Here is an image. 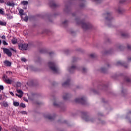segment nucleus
<instances>
[{"mask_svg": "<svg viewBox=\"0 0 131 131\" xmlns=\"http://www.w3.org/2000/svg\"><path fill=\"white\" fill-rule=\"evenodd\" d=\"M50 68L54 72V74H58L59 72V70L56 67V64L53 62H50Z\"/></svg>", "mask_w": 131, "mask_h": 131, "instance_id": "2", "label": "nucleus"}, {"mask_svg": "<svg viewBox=\"0 0 131 131\" xmlns=\"http://www.w3.org/2000/svg\"><path fill=\"white\" fill-rule=\"evenodd\" d=\"M0 25H1V26H6L7 25V22L0 20Z\"/></svg>", "mask_w": 131, "mask_h": 131, "instance_id": "22", "label": "nucleus"}, {"mask_svg": "<svg viewBox=\"0 0 131 131\" xmlns=\"http://www.w3.org/2000/svg\"><path fill=\"white\" fill-rule=\"evenodd\" d=\"M116 66H121L124 67L125 68H127L128 67V66L127 65H125V63L124 62H122L120 61H119L118 62H117V63H116Z\"/></svg>", "mask_w": 131, "mask_h": 131, "instance_id": "10", "label": "nucleus"}, {"mask_svg": "<svg viewBox=\"0 0 131 131\" xmlns=\"http://www.w3.org/2000/svg\"><path fill=\"white\" fill-rule=\"evenodd\" d=\"M18 47L20 50H24L25 51H26V50H27L28 45L27 44H20L19 45H18Z\"/></svg>", "mask_w": 131, "mask_h": 131, "instance_id": "8", "label": "nucleus"}, {"mask_svg": "<svg viewBox=\"0 0 131 131\" xmlns=\"http://www.w3.org/2000/svg\"><path fill=\"white\" fill-rule=\"evenodd\" d=\"M70 82V80L68 79V80H67V81H66V82H64V83H62V86H64V87L67 86L69 85Z\"/></svg>", "mask_w": 131, "mask_h": 131, "instance_id": "14", "label": "nucleus"}, {"mask_svg": "<svg viewBox=\"0 0 131 131\" xmlns=\"http://www.w3.org/2000/svg\"><path fill=\"white\" fill-rule=\"evenodd\" d=\"M3 80L4 82H6V83H7L8 84H11L12 82H13V79L12 78H9L7 77V76H4L3 77Z\"/></svg>", "mask_w": 131, "mask_h": 131, "instance_id": "5", "label": "nucleus"}, {"mask_svg": "<svg viewBox=\"0 0 131 131\" xmlns=\"http://www.w3.org/2000/svg\"><path fill=\"white\" fill-rule=\"evenodd\" d=\"M0 90L1 91H3L4 90V86L3 85H0Z\"/></svg>", "mask_w": 131, "mask_h": 131, "instance_id": "41", "label": "nucleus"}, {"mask_svg": "<svg viewBox=\"0 0 131 131\" xmlns=\"http://www.w3.org/2000/svg\"><path fill=\"white\" fill-rule=\"evenodd\" d=\"M68 24V21L66 20L64 22H63L62 25L64 26H67Z\"/></svg>", "mask_w": 131, "mask_h": 131, "instance_id": "29", "label": "nucleus"}, {"mask_svg": "<svg viewBox=\"0 0 131 131\" xmlns=\"http://www.w3.org/2000/svg\"><path fill=\"white\" fill-rule=\"evenodd\" d=\"M102 0H94V2L96 4H99L101 2Z\"/></svg>", "mask_w": 131, "mask_h": 131, "instance_id": "30", "label": "nucleus"}, {"mask_svg": "<svg viewBox=\"0 0 131 131\" xmlns=\"http://www.w3.org/2000/svg\"><path fill=\"white\" fill-rule=\"evenodd\" d=\"M127 61H128V62H131V57L128 58H127Z\"/></svg>", "mask_w": 131, "mask_h": 131, "instance_id": "47", "label": "nucleus"}, {"mask_svg": "<svg viewBox=\"0 0 131 131\" xmlns=\"http://www.w3.org/2000/svg\"><path fill=\"white\" fill-rule=\"evenodd\" d=\"M75 20L78 25H81L82 28L83 30H88L92 28V25L90 23H85L83 20L81 21L79 19L76 18Z\"/></svg>", "mask_w": 131, "mask_h": 131, "instance_id": "1", "label": "nucleus"}, {"mask_svg": "<svg viewBox=\"0 0 131 131\" xmlns=\"http://www.w3.org/2000/svg\"><path fill=\"white\" fill-rule=\"evenodd\" d=\"M48 119H50V117H48Z\"/></svg>", "mask_w": 131, "mask_h": 131, "instance_id": "56", "label": "nucleus"}, {"mask_svg": "<svg viewBox=\"0 0 131 131\" xmlns=\"http://www.w3.org/2000/svg\"><path fill=\"white\" fill-rule=\"evenodd\" d=\"M21 60L23 61V62H26V61H27L25 58H22L21 59Z\"/></svg>", "mask_w": 131, "mask_h": 131, "instance_id": "39", "label": "nucleus"}, {"mask_svg": "<svg viewBox=\"0 0 131 131\" xmlns=\"http://www.w3.org/2000/svg\"><path fill=\"white\" fill-rule=\"evenodd\" d=\"M23 13H24V10H23V9H20L19 10V13L20 14L21 18H23V16H24Z\"/></svg>", "mask_w": 131, "mask_h": 131, "instance_id": "17", "label": "nucleus"}, {"mask_svg": "<svg viewBox=\"0 0 131 131\" xmlns=\"http://www.w3.org/2000/svg\"><path fill=\"white\" fill-rule=\"evenodd\" d=\"M24 21H25L26 22H27V21H28V17L27 16V15L25 17Z\"/></svg>", "mask_w": 131, "mask_h": 131, "instance_id": "36", "label": "nucleus"}, {"mask_svg": "<svg viewBox=\"0 0 131 131\" xmlns=\"http://www.w3.org/2000/svg\"><path fill=\"white\" fill-rule=\"evenodd\" d=\"M0 45H2V40H0Z\"/></svg>", "mask_w": 131, "mask_h": 131, "instance_id": "53", "label": "nucleus"}, {"mask_svg": "<svg viewBox=\"0 0 131 131\" xmlns=\"http://www.w3.org/2000/svg\"><path fill=\"white\" fill-rule=\"evenodd\" d=\"M127 49L129 50H131V45H128Z\"/></svg>", "mask_w": 131, "mask_h": 131, "instance_id": "43", "label": "nucleus"}, {"mask_svg": "<svg viewBox=\"0 0 131 131\" xmlns=\"http://www.w3.org/2000/svg\"><path fill=\"white\" fill-rule=\"evenodd\" d=\"M21 4L22 5H24V6L26 5H28V2L27 1H23L21 2Z\"/></svg>", "mask_w": 131, "mask_h": 131, "instance_id": "27", "label": "nucleus"}, {"mask_svg": "<svg viewBox=\"0 0 131 131\" xmlns=\"http://www.w3.org/2000/svg\"><path fill=\"white\" fill-rule=\"evenodd\" d=\"M121 35V36L124 38H127L128 37V34L126 33H122Z\"/></svg>", "mask_w": 131, "mask_h": 131, "instance_id": "18", "label": "nucleus"}, {"mask_svg": "<svg viewBox=\"0 0 131 131\" xmlns=\"http://www.w3.org/2000/svg\"><path fill=\"white\" fill-rule=\"evenodd\" d=\"M82 118L85 121H90L91 122H94V119L90 118V117L88 116L86 112L82 113Z\"/></svg>", "mask_w": 131, "mask_h": 131, "instance_id": "3", "label": "nucleus"}, {"mask_svg": "<svg viewBox=\"0 0 131 131\" xmlns=\"http://www.w3.org/2000/svg\"><path fill=\"white\" fill-rule=\"evenodd\" d=\"M20 107H23V108H25V107H26V106L25 105V104L24 103H20Z\"/></svg>", "mask_w": 131, "mask_h": 131, "instance_id": "37", "label": "nucleus"}, {"mask_svg": "<svg viewBox=\"0 0 131 131\" xmlns=\"http://www.w3.org/2000/svg\"><path fill=\"white\" fill-rule=\"evenodd\" d=\"M24 112V113H25V112Z\"/></svg>", "mask_w": 131, "mask_h": 131, "instance_id": "59", "label": "nucleus"}, {"mask_svg": "<svg viewBox=\"0 0 131 131\" xmlns=\"http://www.w3.org/2000/svg\"><path fill=\"white\" fill-rule=\"evenodd\" d=\"M2 57V54L0 53V58Z\"/></svg>", "mask_w": 131, "mask_h": 131, "instance_id": "55", "label": "nucleus"}, {"mask_svg": "<svg viewBox=\"0 0 131 131\" xmlns=\"http://www.w3.org/2000/svg\"><path fill=\"white\" fill-rule=\"evenodd\" d=\"M54 53L53 52H52V51L50 52V56L54 55Z\"/></svg>", "mask_w": 131, "mask_h": 131, "instance_id": "40", "label": "nucleus"}, {"mask_svg": "<svg viewBox=\"0 0 131 131\" xmlns=\"http://www.w3.org/2000/svg\"><path fill=\"white\" fill-rule=\"evenodd\" d=\"M12 42L13 45H16V43H17V42H18V40H17V39L13 38L12 39Z\"/></svg>", "mask_w": 131, "mask_h": 131, "instance_id": "21", "label": "nucleus"}, {"mask_svg": "<svg viewBox=\"0 0 131 131\" xmlns=\"http://www.w3.org/2000/svg\"><path fill=\"white\" fill-rule=\"evenodd\" d=\"M7 18L8 19V20H11V19H13V15L8 14H6Z\"/></svg>", "mask_w": 131, "mask_h": 131, "instance_id": "19", "label": "nucleus"}, {"mask_svg": "<svg viewBox=\"0 0 131 131\" xmlns=\"http://www.w3.org/2000/svg\"><path fill=\"white\" fill-rule=\"evenodd\" d=\"M76 60H77V58L75 57H74V58H73V62H74L75 61H76Z\"/></svg>", "mask_w": 131, "mask_h": 131, "instance_id": "46", "label": "nucleus"}, {"mask_svg": "<svg viewBox=\"0 0 131 131\" xmlns=\"http://www.w3.org/2000/svg\"><path fill=\"white\" fill-rule=\"evenodd\" d=\"M101 71L102 73H105V72L106 71V69L105 68H102L101 69Z\"/></svg>", "mask_w": 131, "mask_h": 131, "instance_id": "34", "label": "nucleus"}, {"mask_svg": "<svg viewBox=\"0 0 131 131\" xmlns=\"http://www.w3.org/2000/svg\"><path fill=\"white\" fill-rule=\"evenodd\" d=\"M75 103H79L82 105H85L86 101L85 97L78 98L75 99Z\"/></svg>", "mask_w": 131, "mask_h": 131, "instance_id": "4", "label": "nucleus"}, {"mask_svg": "<svg viewBox=\"0 0 131 131\" xmlns=\"http://www.w3.org/2000/svg\"><path fill=\"white\" fill-rule=\"evenodd\" d=\"M66 8H67V9H69V7H66Z\"/></svg>", "mask_w": 131, "mask_h": 131, "instance_id": "57", "label": "nucleus"}, {"mask_svg": "<svg viewBox=\"0 0 131 131\" xmlns=\"http://www.w3.org/2000/svg\"><path fill=\"white\" fill-rule=\"evenodd\" d=\"M106 16L105 19L108 21H111L113 19V17L111 16V14L109 12H107L104 14Z\"/></svg>", "mask_w": 131, "mask_h": 131, "instance_id": "7", "label": "nucleus"}, {"mask_svg": "<svg viewBox=\"0 0 131 131\" xmlns=\"http://www.w3.org/2000/svg\"><path fill=\"white\" fill-rule=\"evenodd\" d=\"M10 50H11L12 51H13V52H15L16 53V50H15L13 48L10 49Z\"/></svg>", "mask_w": 131, "mask_h": 131, "instance_id": "48", "label": "nucleus"}, {"mask_svg": "<svg viewBox=\"0 0 131 131\" xmlns=\"http://www.w3.org/2000/svg\"><path fill=\"white\" fill-rule=\"evenodd\" d=\"M10 95H11V96H14V93H13V92H10Z\"/></svg>", "mask_w": 131, "mask_h": 131, "instance_id": "49", "label": "nucleus"}, {"mask_svg": "<svg viewBox=\"0 0 131 131\" xmlns=\"http://www.w3.org/2000/svg\"><path fill=\"white\" fill-rule=\"evenodd\" d=\"M79 1L82 3V4L80 5V7H84L85 6L84 3H85V0H79Z\"/></svg>", "mask_w": 131, "mask_h": 131, "instance_id": "23", "label": "nucleus"}, {"mask_svg": "<svg viewBox=\"0 0 131 131\" xmlns=\"http://www.w3.org/2000/svg\"><path fill=\"white\" fill-rule=\"evenodd\" d=\"M5 3V0H0V4H4Z\"/></svg>", "mask_w": 131, "mask_h": 131, "instance_id": "45", "label": "nucleus"}, {"mask_svg": "<svg viewBox=\"0 0 131 131\" xmlns=\"http://www.w3.org/2000/svg\"><path fill=\"white\" fill-rule=\"evenodd\" d=\"M96 56H97V55L95 54H90L91 58H95Z\"/></svg>", "mask_w": 131, "mask_h": 131, "instance_id": "31", "label": "nucleus"}, {"mask_svg": "<svg viewBox=\"0 0 131 131\" xmlns=\"http://www.w3.org/2000/svg\"><path fill=\"white\" fill-rule=\"evenodd\" d=\"M108 27H110V26L108 25Z\"/></svg>", "mask_w": 131, "mask_h": 131, "instance_id": "58", "label": "nucleus"}, {"mask_svg": "<svg viewBox=\"0 0 131 131\" xmlns=\"http://www.w3.org/2000/svg\"><path fill=\"white\" fill-rule=\"evenodd\" d=\"M76 70H78V68L76 66H73L72 67H71V68H70L69 72L70 73H72Z\"/></svg>", "mask_w": 131, "mask_h": 131, "instance_id": "11", "label": "nucleus"}, {"mask_svg": "<svg viewBox=\"0 0 131 131\" xmlns=\"http://www.w3.org/2000/svg\"><path fill=\"white\" fill-rule=\"evenodd\" d=\"M3 52L6 54L8 57H12V52L7 48H3Z\"/></svg>", "mask_w": 131, "mask_h": 131, "instance_id": "6", "label": "nucleus"}, {"mask_svg": "<svg viewBox=\"0 0 131 131\" xmlns=\"http://www.w3.org/2000/svg\"><path fill=\"white\" fill-rule=\"evenodd\" d=\"M3 99V96L2 95H0V100Z\"/></svg>", "mask_w": 131, "mask_h": 131, "instance_id": "51", "label": "nucleus"}, {"mask_svg": "<svg viewBox=\"0 0 131 131\" xmlns=\"http://www.w3.org/2000/svg\"><path fill=\"white\" fill-rule=\"evenodd\" d=\"M0 104L1 106H3L4 107H8L9 106L8 102L6 101H3V102H1Z\"/></svg>", "mask_w": 131, "mask_h": 131, "instance_id": "15", "label": "nucleus"}, {"mask_svg": "<svg viewBox=\"0 0 131 131\" xmlns=\"http://www.w3.org/2000/svg\"><path fill=\"white\" fill-rule=\"evenodd\" d=\"M17 92L18 93V94H19V95L16 94V96H17V97H18V98H22L23 97V92L22 91V90H17Z\"/></svg>", "mask_w": 131, "mask_h": 131, "instance_id": "9", "label": "nucleus"}, {"mask_svg": "<svg viewBox=\"0 0 131 131\" xmlns=\"http://www.w3.org/2000/svg\"><path fill=\"white\" fill-rule=\"evenodd\" d=\"M70 97V95L69 94H66L64 95L63 96V99L64 100H67L68 99V98Z\"/></svg>", "mask_w": 131, "mask_h": 131, "instance_id": "20", "label": "nucleus"}, {"mask_svg": "<svg viewBox=\"0 0 131 131\" xmlns=\"http://www.w3.org/2000/svg\"><path fill=\"white\" fill-rule=\"evenodd\" d=\"M53 105H54V106H55V107H59V106H60V103H56V102H54L53 103Z\"/></svg>", "mask_w": 131, "mask_h": 131, "instance_id": "26", "label": "nucleus"}, {"mask_svg": "<svg viewBox=\"0 0 131 131\" xmlns=\"http://www.w3.org/2000/svg\"><path fill=\"white\" fill-rule=\"evenodd\" d=\"M120 3H123V1H120Z\"/></svg>", "mask_w": 131, "mask_h": 131, "instance_id": "54", "label": "nucleus"}, {"mask_svg": "<svg viewBox=\"0 0 131 131\" xmlns=\"http://www.w3.org/2000/svg\"><path fill=\"white\" fill-rule=\"evenodd\" d=\"M7 6H9V7H14V4L13 2H8L6 3Z\"/></svg>", "mask_w": 131, "mask_h": 131, "instance_id": "16", "label": "nucleus"}, {"mask_svg": "<svg viewBox=\"0 0 131 131\" xmlns=\"http://www.w3.org/2000/svg\"><path fill=\"white\" fill-rule=\"evenodd\" d=\"M13 105L14 106H15V107H18V106L20 105V103H19L18 102L14 101L13 102Z\"/></svg>", "mask_w": 131, "mask_h": 131, "instance_id": "25", "label": "nucleus"}, {"mask_svg": "<svg viewBox=\"0 0 131 131\" xmlns=\"http://www.w3.org/2000/svg\"><path fill=\"white\" fill-rule=\"evenodd\" d=\"M122 10H121L120 9H118V13H119V14H122Z\"/></svg>", "mask_w": 131, "mask_h": 131, "instance_id": "38", "label": "nucleus"}, {"mask_svg": "<svg viewBox=\"0 0 131 131\" xmlns=\"http://www.w3.org/2000/svg\"><path fill=\"white\" fill-rule=\"evenodd\" d=\"M2 39H6V36L3 35L1 37Z\"/></svg>", "mask_w": 131, "mask_h": 131, "instance_id": "42", "label": "nucleus"}, {"mask_svg": "<svg viewBox=\"0 0 131 131\" xmlns=\"http://www.w3.org/2000/svg\"><path fill=\"white\" fill-rule=\"evenodd\" d=\"M124 80L126 82H131V79L128 77L124 78Z\"/></svg>", "mask_w": 131, "mask_h": 131, "instance_id": "24", "label": "nucleus"}, {"mask_svg": "<svg viewBox=\"0 0 131 131\" xmlns=\"http://www.w3.org/2000/svg\"><path fill=\"white\" fill-rule=\"evenodd\" d=\"M55 118V115H54L53 116L52 115H50V120H53V119H54Z\"/></svg>", "mask_w": 131, "mask_h": 131, "instance_id": "32", "label": "nucleus"}, {"mask_svg": "<svg viewBox=\"0 0 131 131\" xmlns=\"http://www.w3.org/2000/svg\"><path fill=\"white\" fill-rule=\"evenodd\" d=\"M87 71V69L85 68H82V73H86Z\"/></svg>", "mask_w": 131, "mask_h": 131, "instance_id": "35", "label": "nucleus"}, {"mask_svg": "<svg viewBox=\"0 0 131 131\" xmlns=\"http://www.w3.org/2000/svg\"><path fill=\"white\" fill-rule=\"evenodd\" d=\"M50 7L52 8H55L58 6V5H56L54 2H50Z\"/></svg>", "mask_w": 131, "mask_h": 131, "instance_id": "13", "label": "nucleus"}, {"mask_svg": "<svg viewBox=\"0 0 131 131\" xmlns=\"http://www.w3.org/2000/svg\"><path fill=\"white\" fill-rule=\"evenodd\" d=\"M0 14L1 15H5V11L3 10V9H0Z\"/></svg>", "mask_w": 131, "mask_h": 131, "instance_id": "28", "label": "nucleus"}, {"mask_svg": "<svg viewBox=\"0 0 131 131\" xmlns=\"http://www.w3.org/2000/svg\"><path fill=\"white\" fill-rule=\"evenodd\" d=\"M4 64L5 66H7L8 67H11V65H12V63L8 60H5Z\"/></svg>", "mask_w": 131, "mask_h": 131, "instance_id": "12", "label": "nucleus"}, {"mask_svg": "<svg viewBox=\"0 0 131 131\" xmlns=\"http://www.w3.org/2000/svg\"><path fill=\"white\" fill-rule=\"evenodd\" d=\"M0 131H2V126H0Z\"/></svg>", "mask_w": 131, "mask_h": 131, "instance_id": "52", "label": "nucleus"}, {"mask_svg": "<svg viewBox=\"0 0 131 131\" xmlns=\"http://www.w3.org/2000/svg\"><path fill=\"white\" fill-rule=\"evenodd\" d=\"M72 15H73V16H75L76 15V13H73Z\"/></svg>", "mask_w": 131, "mask_h": 131, "instance_id": "50", "label": "nucleus"}, {"mask_svg": "<svg viewBox=\"0 0 131 131\" xmlns=\"http://www.w3.org/2000/svg\"><path fill=\"white\" fill-rule=\"evenodd\" d=\"M3 43L4 46H8V45H9L7 41H6V40H3Z\"/></svg>", "mask_w": 131, "mask_h": 131, "instance_id": "33", "label": "nucleus"}, {"mask_svg": "<svg viewBox=\"0 0 131 131\" xmlns=\"http://www.w3.org/2000/svg\"><path fill=\"white\" fill-rule=\"evenodd\" d=\"M23 100L25 101V102H28V100H27V98L24 97Z\"/></svg>", "mask_w": 131, "mask_h": 131, "instance_id": "44", "label": "nucleus"}]
</instances>
